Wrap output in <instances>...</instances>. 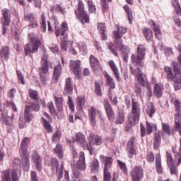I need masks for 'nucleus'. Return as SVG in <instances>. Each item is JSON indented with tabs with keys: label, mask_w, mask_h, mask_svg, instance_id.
I'll list each match as a JSON object with an SVG mask.
<instances>
[{
	"label": "nucleus",
	"mask_w": 181,
	"mask_h": 181,
	"mask_svg": "<svg viewBox=\"0 0 181 181\" xmlns=\"http://www.w3.org/2000/svg\"><path fill=\"white\" fill-rule=\"evenodd\" d=\"M136 50V55L132 54L131 56L132 62L134 64L136 69H134V67L130 65V73L132 76H136L139 84H141V86L144 87L146 83V76L144 74L141 68L144 66L143 60L145 57V47L144 45H139Z\"/></svg>",
	"instance_id": "f257e3e1"
},
{
	"label": "nucleus",
	"mask_w": 181,
	"mask_h": 181,
	"mask_svg": "<svg viewBox=\"0 0 181 181\" xmlns=\"http://www.w3.org/2000/svg\"><path fill=\"white\" fill-rule=\"evenodd\" d=\"M73 82L71 81V78H66L64 81V90L62 92L63 95L64 97H68L69 100L67 102V105L69 107V110H71V112L73 114L74 112V101L73 100V98L70 97L71 94H73Z\"/></svg>",
	"instance_id": "f03ea898"
},
{
	"label": "nucleus",
	"mask_w": 181,
	"mask_h": 181,
	"mask_svg": "<svg viewBox=\"0 0 181 181\" xmlns=\"http://www.w3.org/2000/svg\"><path fill=\"white\" fill-rule=\"evenodd\" d=\"M74 142H76L77 145L82 146L84 151H88L90 155L95 153V148L86 141V136L82 132H78L75 134Z\"/></svg>",
	"instance_id": "7ed1b4c3"
},
{
	"label": "nucleus",
	"mask_w": 181,
	"mask_h": 181,
	"mask_svg": "<svg viewBox=\"0 0 181 181\" xmlns=\"http://www.w3.org/2000/svg\"><path fill=\"white\" fill-rule=\"evenodd\" d=\"M51 170L53 173H54L57 176V181H60L63 179V170H64V166L63 164H60V163L57 160V158H54L50 160Z\"/></svg>",
	"instance_id": "20e7f679"
},
{
	"label": "nucleus",
	"mask_w": 181,
	"mask_h": 181,
	"mask_svg": "<svg viewBox=\"0 0 181 181\" xmlns=\"http://www.w3.org/2000/svg\"><path fill=\"white\" fill-rule=\"evenodd\" d=\"M1 23L2 25L3 35H6L8 28L11 25V9L4 8L1 10Z\"/></svg>",
	"instance_id": "39448f33"
},
{
	"label": "nucleus",
	"mask_w": 181,
	"mask_h": 181,
	"mask_svg": "<svg viewBox=\"0 0 181 181\" xmlns=\"http://www.w3.org/2000/svg\"><path fill=\"white\" fill-rule=\"evenodd\" d=\"M132 112L133 117L129 119V122L131 125H135L136 119L139 118V115L141 114V105L139 103L135 101V99L132 100Z\"/></svg>",
	"instance_id": "423d86ee"
},
{
	"label": "nucleus",
	"mask_w": 181,
	"mask_h": 181,
	"mask_svg": "<svg viewBox=\"0 0 181 181\" xmlns=\"http://www.w3.org/2000/svg\"><path fill=\"white\" fill-rule=\"evenodd\" d=\"M140 129H141V136L144 138V136H146V135H151L153 132L158 131V126L152 122H149L148 121L146 122V127L144 126V124H140Z\"/></svg>",
	"instance_id": "0eeeda50"
},
{
	"label": "nucleus",
	"mask_w": 181,
	"mask_h": 181,
	"mask_svg": "<svg viewBox=\"0 0 181 181\" xmlns=\"http://www.w3.org/2000/svg\"><path fill=\"white\" fill-rule=\"evenodd\" d=\"M132 181H141V177L144 176V168L141 165H135L129 172Z\"/></svg>",
	"instance_id": "6e6552de"
},
{
	"label": "nucleus",
	"mask_w": 181,
	"mask_h": 181,
	"mask_svg": "<svg viewBox=\"0 0 181 181\" xmlns=\"http://www.w3.org/2000/svg\"><path fill=\"white\" fill-rule=\"evenodd\" d=\"M81 63V61L80 60H71L69 62V67L73 74L76 75V78H80L81 77V66H80Z\"/></svg>",
	"instance_id": "1a4fd4ad"
},
{
	"label": "nucleus",
	"mask_w": 181,
	"mask_h": 181,
	"mask_svg": "<svg viewBox=\"0 0 181 181\" xmlns=\"http://www.w3.org/2000/svg\"><path fill=\"white\" fill-rule=\"evenodd\" d=\"M31 158L36 170L42 172V156L39 153V151H37V150H34Z\"/></svg>",
	"instance_id": "9d476101"
},
{
	"label": "nucleus",
	"mask_w": 181,
	"mask_h": 181,
	"mask_svg": "<svg viewBox=\"0 0 181 181\" xmlns=\"http://www.w3.org/2000/svg\"><path fill=\"white\" fill-rule=\"evenodd\" d=\"M104 108L110 122H114V119H115V113L114 112L112 106L110 104L108 99H104Z\"/></svg>",
	"instance_id": "9b49d317"
},
{
	"label": "nucleus",
	"mask_w": 181,
	"mask_h": 181,
	"mask_svg": "<svg viewBox=\"0 0 181 181\" xmlns=\"http://www.w3.org/2000/svg\"><path fill=\"white\" fill-rule=\"evenodd\" d=\"M88 141L89 142L88 144H90V146L92 145H95L96 146H101L103 145V137L94 133L89 134Z\"/></svg>",
	"instance_id": "f8f14e48"
},
{
	"label": "nucleus",
	"mask_w": 181,
	"mask_h": 181,
	"mask_svg": "<svg viewBox=\"0 0 181 181\" xmlns=\"http://www.w3.org/2000/svg\"><path fill=\"white\" fill-rule=\"evenodd\" d=\"M40 45H35V44H27L24 47L25 56H29L32 57V54L37 53Z\"/></svg>",
	"instance_id": "ddd939ff"
},
{
	"label": "nucleus",
	"mask_w": 181,
	"mask_h": 181,
	"mask_svg": "<svg viewBox=\"0 0 181 181\" xmlns=\"http://www.w3.org/2000/svg\"><path fill=\"white\" fill-rule=\"evenodd\" d=\"M21 163L25 172H29L30 169V160H29V153H21Z\"/></svg>",
	"instance_id": "4468645a"
},
{
	"label": "nucleus",
	"mask_w": 181,
	"mask_h": 181,
	"mask_svg": "<svg viewBox=\"0 0 181 181\" xmlns=\"http://www.w3.org/2000/svg\"><path fill=\"white\" fill-rule=\"evenodd\" d=\"M49 60L46 54H43L41 59V66L39 68V73H49Z\"/></svg>",
	"instance_id": "2eb2a0df"
},
{
	"label": "nucleus",
	"mask_w": 181,
	"mask_h": 181,
	"mask_svg": "<svg viewBox=\"0 0 181 181\" xmlns=\"http://www.w3.org/2000/svg\"><path fill=\"white\" fill-rule=\"evenodd\" d=\"M76 166L79 170H85L86 168H87V165L86 164V154L84 153V151L80 152L79 158Z\"/></svg>",
	"instance_id": "dca6fc26"
},
{
	"label": "nucleus",
	"mask_w": 181,
	"mask_h": 181,
	"mask_svg": "<svg viewBox=\"0 0 181 181\" xmlns=\"http://www.w3.org/2000/svg\"><path fill=\"white\" fill-rule=\"evenodd\" d=\"M62 70L63 69L62 68L61 64H59L54 66V72L52 74V83H54V84H56V83L60 80Z\"/></svg>",
	"instance_id": "f3484780"
},
{
	"label": "nucleus",
	"mask_w": 181,
	"mask_h": 181,
	"mask_svg": "<svg viewBox=\"0 0 181 181\" xmlns=\"http://www.w3.org/2000/svg\"><path fill=\"white\" fill-rule=\"evenodd\" d=\"M101 163H104V170H110L112 166V162L114 160L112 157H107L104 155L100 156Z\"/></svg>",
	"instance_id": "a211bd4d"
},
{
	"label": "nucleus",
	"mask_w": 181,
	"mask_h": 181,
	"mask_svg": "<svg viewBox=\"0 0 181 181\" xmlns=\"http://www.w3.org/2000/svg\"><path fill=\"white\" fill-rule=\"evenodd\" d=\"M97 115V109L94 107V106H90V109L88 110V117L90 119V124L93 128L97 125V120L95 119V117Z\"/></svg>",
	"instance_id": "6ab92c4d"
},
{
	"label": "nucleus",
	"mask_w": 181,
	"mask_h": 181,
	"mask_svg": "<svg viewBox=\"0 0 181 181\" xmlns=\"http://www.w3.org/2000/svg\"><path fill=\"white\" fill-rule=\"evenodd\" d=\"M69 27L67 26V23L64 22L59 27L55 28L56 35L62 36V37H67V32Z\"/></svg>",
	"instance_id": "aec40b11"
},
{
	"label": "nucleus",
	"mask_w": 181,
	"mask_h": 181,
	"mask_svg": "<svg viewBox=\"0 0 181 181\" xmlns=\"http://www.w3.org/2000/svg\"><path fill=\"white\" fill-rule=\"evenodd\" d=\"M108 64L110 69L112 70L115 74V76L117 79V81L119 83H121L122 79H121V77L119 76V71L118 70V67L117 66V64H115V62H114L113 60H109Z\"/></svg>",
	"instance_id": "412c9836"
},
{
	"label": "nucleus",
	"mask_w": 181,
	"mask_h": 181,
	"mask_svg": "<svg viewBox=\"0 0 181 181\" xmlns=\"http://www.w3.org/2000/svg\"><path fill=\"white\" fill-rule=\"evenodd\" d=\"M134 146H135V137L133 136L129 140L127 146V150L129 153V156H132V155L135 154L136 151Z\"/></svg>",
	"instance_id": "4be33fe9"
},
{
	"label": "nucleus",
	"mask_w": 181,
	"mask_h": 181,
	"mask_svg": "<svg viewBox=\"0 0 181 181\" xmlns=\"http://www.w3.org/2000/svg\"><path fill=\"white\" fill-rule=\"evenodd\" d=\"M29 144H30V139L29 137H25L21 141L19 153H23L25 152V153H28V146H29Z\"/></svg>",
	"instance_id": "5701e85b"
},
{
	"label": "nucleus",
	"mask_w": 181,
	"mask_h": 181,
	"mask_svg": "<svg viewBox=\"0 0 181 181\" xmlns=\"http://www.w3.org/2000/svg\"><path fill=\"white\" fill-rule=\"evenodd\" d=\"M28 40L30 45H35L36 46H40L42 42L39 40V37L35 33H31L28 34Z\"/></svg>",
	"instance_id": "b1692460"
},
{
	"label": "nucleus",
	"mask_w": 181,
	"mask_h": 181,
	"mask_svg": "<svg viewBox=\"0 0 181 181\" xmlns=\"http://www.w3.org/2000/svg\"><path fill=\"white\" fill-rule=\"evenodd\" d=\"M105 23H99L98 24V29L101 35L102 40H107L108 39L107 36V28Z\"/></svg>",
	"instance_id": "393cba45"
},
{
	"label": "nucleus",
	"mask_w": 181,
	"mask_h": 181,
	"mask_svg": "<svg viewBox=\"0 0 181 181\" xmlns=\"http://www.w3.org/2000/svg\"><path fill=\"white\" fill-rule=\"evenodd\" d=\"M76 15L83 25L90 22V17H88V13L86 11H83Z\"/></svg>",
	"instance_id": "a878e982"
},
{
	"label": "nucleus",
	"mask_w": 181,
	"mask_h": 181,
	"mask_svg": "<svg viewBox=\"0 0 181 181\" xmlns=\"http://www.w3.org/2000/svg\"><path fill=\"white\" fill-rule=\"evenodd\" d=\"M1 58L4 59L6 62H8L11 56V49L8 46H3L1 50L0 51Z\"/></svg>",
	"instance_id": "bb28decb"
},
{
	"label": "nucleus",
	"mask_w": 181,
	"mask_h": 181,
	"mask_svg": "<svg viewBox=\"0 0 181 181\" xmlns=\"http://www.w3.org/2000/svg\"><path fill=\"white\" fill-rule=\"evenodd\" d=\"M162 141V137H160V134L159 132L154 134L153 138V149L154 151H158L160 146V142Z\"/></svg>",
	"instance_id": "cd10ccee"
},
{
	"label": "nucleus",
	"mask_w": 181,
	"mask_h": 181,
	"mask_svg": "<svg viewBox=\"0 0 181 181\" xmlns=\"http://www.w3.org/2000/svg\"><path fill=\"white\" fill-rule=\"evenodd\" d=\"M89 59L93 71H97L100 69V61L94 55H90Z\"/></svg>",
	"instance_id": "c85d7f7f"
},
{
	"label": "nucleus",
	"mask_w": 181,
	"mask_h": 181,
	"mask_svg": "<svg viewBox=\"0 0 181 181\" xmlns=\"http://www.w3.org/2000/svg\"><path fill=\"white\" fill-rule=\"evenodd\" d=\"M34 117L32 113H30V110H29V107H25L24 109V121L27 122V124H30Z\"/></svg>",
	"instance_id": "c756f323"
},
{
	"label": "nucleus",
	"mask_w": 181,
	"mask_h": 181,
	"mask_svg": "<svg viewBox=\"0 0 181 181\" xmlns=\"http://www.w3.org/2000/svg\"><path fill=\"white\" fill-rule=\"evenodd\" d=\"M90 168L91 173H98L100 172V163L97 158L93 160Z\"/></svg>",
	"instance_id": "7c9ffc66"
},
{
	"label": "nucleus",
	"mask_w": 181,
	"mask_h": 181,
	"mask_svg": "<svg viewBox=\"0 0 181 181\" xmlns=\"http://www.w3.org/2000/svg\"><path fill=\"white\" fill-rule=\"evenodd\" d=\"M116 30L113 31L114 36H119V37H122L124 34L127 33V28L125 27H120L119 25H116Z\"/></svg>",
	"instance_id": "2f4dec72"
},
{
	"label": "nucleus",
	"mask_w": 181,
	"mask_h": 181,
	"mask_svg": "<svg viewBox=\"0 0 181 181\" xmlns=\"http://www.w3.org/2000/svg\"><path fill=\"white\" fill-rule=\"evenodd\" d=\"M54 152L58 156L59 159H63L64 157L63 146L60 144H57L55 148H54Z\"/></svg>",
	"instance_id": "473e14b6"
},
{
	"label": "nucleus",
	"mask_w": 181,
	"mask_h": 181,
	"mask_svg": "<svg viewBox=\"0 0 181 181\" xmlns=\"http://www.w3.org/2000/svg\"><path fill=\"white\" fill-rule=\"evenodd\" d=\"M156 169L158 175H162L163 173L162 163H160V154H157L156 156Z\"/></svg>",
	"instance_id": "72a5a7b5"
},
{
	"label": "nucleus",
	"mask_w": 181,
	"mask_h": 181,
	"mask_svg": "<svg viewBox=\"0 0 181 181\" xmlns=\"http://www.w3.org/2000/svg\"><path fill=\"white\" fill-rule=\"evenodd\" d=\"M173 81V83H174V88H175V91L180 90V88H181V76L177 75L176 76H174V78H173L171 79V81Z\"/></svg>",
	"instance_id": "f704fd0d"
},
{
	"label": "nucleus",
	"mask_w": 181,
	"mask_h": 181,
	"mask_svg": "<svg viewBox=\"0 0 181 181\" xmlns=\"http://www.w3.org/2000/svg\"><path fill=\"white\" fill-rule=\"evenodd\" d=\"M125 119V114L124 113L123 110H119L117 112V115L115 118V123L118 124H122L124 123V119Z\"/></svg>",
	"instance_id": "c9c22d12"
},
{
	"label": "nucleus",
	"mask_w": 181,
	"mask_h": 181,
	"mask_svg": "<svg viewBox=\"0 0 181 181\" xmlns=\"http://www.w3.org/2000/svg\"><path fill=\"white\" fill-rule=\"evenodd\" d=\"M171 69L175 73V77L177 76H181L180 66H179V63H177V62H171Z\"/></svg>",
	"instance_id": "e433bc0d"
},
{
	"label": "nucleus",
	"mask_w": 181,
	"mask_h": 181,
	"mask_svg": "<svg viewBox=\"0 0 181 181\" xmlns=\"http://www.w3.org/2000/svg\"><path fill=\"white\" fill-rule=\"evenodd\" d=\"M122 37H119V35L114 36V43L117 46L119 50H122L125 47L124 44H122Z\"/></svg>",
	"instance_id": "4c0bfd02"
},
{
	"label": "nucleus",
	"mask_w": 181,
	"mask_h": 181,
	"mask_svg": "<svg viewBox=\"0 0 181 181\" xmlns=\"http://www.w3.org/2000/svg\"><path fill=\"white\" fill-rule=\"evenodd\" d=\"M54 99L57 111H59L60 113L63 112V102L64 101V100L63 99V98H59L57 96H55Z\"/></svg>",
	"instance_id": "58836bf2"
},
{
	"label": "nucleus",
	"mask_w": 181,
	"mask_h": 181,
	"mask_svg": "<svg viewBox=\"0 0 181 181\" xmlns=\"http://www.w3.org/2000/svg\"><path fill=\"white\" fill-rule=\"evenodd\" d=\"M28 94H29L30 98H31L33 101H36L37 103H39L40 98L39 97V93L37 92V90L33 89H30L28 90Z\"/></svg>",
	"instance_id": "ea45409f"
},
{
	"label": "nucleus",
	"mask_w": 181,
	"mask_h": 181,
	"mask_svg": "<svg viewBox=\"0 0 181 181\" xmlns=\"http://www.w3.org/2000/svg\"><path fill=\"white\" fill-rule=\"evenodd\" d=\"M144 35L148 40V42H152V39L153 38V32H152V30L151 28H146L143 30Z\"/></svg>",
	"instance_id": "a19ab883"
},
{
	"label": "nucleus",
	"mask_w": 181,
	"mask_h": 181,
	"mask_svg": "<svg viewBox=\"0 0 181 181\" xmlns=\"http://www.w3.org/2000/svg\"><path fill=\"white\" fill-rule=\"evenodd\" d=\"M104 77H105V78H106L107 83L108 86H110V88L112 90H114V88H115V81H114V78L112 77H111L110 76V74H108V73H107V72H105Z\"/></svg>",
	"instance_id": "79ce46f5"
},
{
	"label": "nucleus",
	"mask_w": 181,
	"mask_h": 181,
	"mask_svg": "<svg viewBox=\"0 0 181 181\" xmlns=\"http://www.w3.org/2000/svg\"><path fill=\"white\" fill-rule=\"evenodd\" d=\"M78 107V111L79 112H81L83 111V107L86 105V98L83 96H78L76 98Z\"/></svg>",
	"instance_id": "37998d69"
},
{
	"label": "nucleus",
	"mask_w": 181,
	"mask_h": 181,
	"mask_svg": "<svg viewBox=\"0 0 181 181\" xmlns=\"http://www.w3.org/2000/svg\"><path fill=\"white\" fill-rule=\"evenodd\" d=\"M49 72H39L40 81L43 86H47V81H49Z\"/></svg>",
	"instance_id": "c03bdc74"
},
{
	"label": "nucleus",
	"mask_w": 181,
	"mask_h": 181,
	"mask_svg": "<svg viewBox=\"0 0 181 181\" xmlns=\"http://www.w3.org/2000/svg\"><path fill=\"white\" fill-rule=\"evenodd\" d=\"M13 170H21L22 168V161H21V159L19 158H15L13 161Z\"/></svg>",
	"instance_id": "a18cd8bd"
},
{
	"label": "nucleus",
	"mask_w": 181,
	"mask_h": 181,
	"mask_svg": "<svg viewBox=\"0 0 181 181\" xmlns=\"http://www.w3.org/2000/svg\"><path fill=\"white\" fill-rule=\"evenodd\" d=\"M162 131H163V138L165 135H168L170 136L172 133L170 132V126L166 123H162Z\"/></svg>",
	"instance_id": "49530a36"
},
{
	"label": "nucleus",
	"mask_w": 181,
	"mask_h": 181,
	"mask_svg": "<svg viewBox=\"0 0 181 181\" xmlns=\"http://www.w3.org/2000/svg\"><path fill=\"white\" fill-rule=\"evenodd\" d=\"M153 93H154L156 97H157V98H160V97H162V95L163 94L162 93V85L161 84H156L154 86Z\"/></svg>",
	"instance_id": "de8ad7c7"
},
{
	"label": "nucleus",
	"mask_w": 181,
	"mask_h": 181,
	"mask_svg": "<svg viewBox=\"0 0 181 181\" xmlns=\"http://www.w3.org/2000/svg\"><path fill=\"white\" fill-rule=\"evenodd\" d=\"M0 121L1 124H5V125H6L7 127H12L13 124V119L10 118L9 119H8V118H6L4 115H1L0 117Z\"/></svg>",
	"instance_id": "09e8293b"
},
{
	"label": "nucleus",
	"mask_w": 181,
	"mask_h": 181,
	"mask_svg": "<svg viewBox=\"0 0 181 181\" xmlns=\"http://www.w3.org/2000/svg\"><path fill=\"white\" fill-rule=\"evenodd\" d=\"M95 93L98 97H103L101 92V81H95Z\"/></svg>",
	"instance_id": "8fccbe9b"
},
{
	"label": "nucleus",
	"mask_w": 181,
	"mask_h": 181,
	"mask_svg": "<svg viewBox=\"0 0 181 181\" xmlns=\"http://www.w3.org/2000/svg\"><path fill=\"white\" fill-rule=\"evenodd\" d=\"M155 112H156V108H155V105H153V103H149L147 106V113L148 114L149 117L152 118Z\"/></svg>",
	"instance_id": "3c124183"
},
{
	"label": "nucleus",
	"mask_w": 181,
	"mask_h": 181,
	"mask_svg": "<svg viewBox=\"0 0 181 181\" xmlns=\"http://www.w3.org/2000/svg\"><path fill=\"white\" fill-rule=\"evenodd\" d=\"M25 107H28L30 110H32L35 112H39V111H40V105H39V102L33 101L31 105H26Z\"/></svg>",
	"instance_id": "603ef678"
},
{
	"label": "nucleus",
	"mask_w": 181,
	"mask_h": 181,
	"mask_svg": "<svg viewBox=\"0 0 181 181\" xmlns=\"http://www.w3.org/2000/svg\"><path fill=\"white\" fill-rule=\"evenodd\" d=\"M123 8H124L125 12L127 13L129 23L130 24L132 23V19H134V16L132 14V10H131L129 8V6H128L127 4L124 5Z\"/></svg>",
	"instance_id": "864d4df0"
},
{
	"label": "nucleus",
	"mask_w": 181,
	"mask_h": 181,
	"mask_svg": "<svg viewBox=\"0 0 181 181\" xmlns=\"http://www.w3.org/2000/svg\"><path fill=\"white\" fill-rule=\"evenodd\" d=\"M121 52H122V59L124 60V62H126V63L128 62V57L129 54V48H128L127 47L123 48L122 49H120Z\"/></svg>",
	"instance_id": "5fc2aeb1"
},
{
	"label": "nucleus",
	"mask_w": 181,
	"mask_h": 181,
	"mask_svg": "<svg viewBox=\"0 0 181 181\" xmlns=\"http://www.w3.org/2000/svg\"><path fill=\"white\" fill-rule=\"evenodd\" d=\"M24 20L26 21V22L30 23L36 21V17L35 16V14L33 13H25Z\"/></svg>",
	"instance_id": "6e6d98bb"
},
{
	"label": "nucleus",
	"mask_w": 181,
	"mask_h": 181,
	"mask_svg": "<svg viewBox=\"0 0 181 181\" xmlns=\"http://www.w3.org/2000/svg\"><path fill=\"white\" fill-rule=\"evenodd\" d=\"M165 72L167 74V78L169 81H172V79L175 78V74L172 71V67H165Z\"/></svg>",
	"instance_id": "4d7b16f0"
},
{
	"label": "nucleus",
	"mask_w": 181,
	"mask_h": 181,
	"mask_svg": "<svg viewBox=\"0 0 181 181\" xmlns=\"http://www.w3.org/2000/svg\"><path fill=\"white\" fill-rule=\"evenodd\" d=\"M117 165H119V169L122 170L124 175H128V168H127V164H125V163L117 160Z\"/></svg>",
	"instance_id": "13d9d810"
},
{
	"label": "nucleus",
	"mask_w": 181,
	"mask_h": 181,
	"mask_svg": "<svg viewBox=\"0 0 181 181\" xmlns=\"http://www.w3.org/2000/svg\"><path fill=\"white\" fill-rule=\"evenodd\" d=\"M41 20L42 22L40 23L41 25V30L42 32H44V33H45L46 32V13H42V16H41Z\"/></svg>",
	"instance_id": "bf43d9fd"
},
{
	"label": "nucleus",
	"mask_w": 181,
	"mask_h": 181,
	"mask_svg": "<svg viewBox=\"0 0 181 181\" xmlns=\"http://www.w3.org/2000/svg\"><path fill=\"white\" fill-rule=\"evenodd\" d=\"M62 136V134L59 130H57L54 132V133L52 134L51 141L52 142H57V141L60 140V138Z\"/></svg>",
	"instance_id": "052dcab7"
},
{
	"label": "nucleus",
	"mask_w": 181,
	"mask_h": 181,
	"mask_svg": "<svg viewBox=\"0 0 181 181\" xmlns=\"http://www.w3.org/2000/svg\"><path fill=\"white\" fill-rule=\"evenodd\" d=\"M61 47L62 50L67 52V46H69V40H67V37L61 38Z\"/></svg>",
	"instance_id": "680f3d73"
},
{
	"label": "nucleus",
	"mask_w": 181,
	"mask_h": 181,
	"mask_svg": "<svg viewBox=\"0 0 181 181\" xmlns=\"http://www.w3.org/2000/svg\"><path fill=\"white\" fill-rule=\"evenodd\" d=\"M2 181H11V173L8 170H5L1 173Z\"/></svg>",
	"instance_id": "e2e57ef3"
},
{
	"label": "nucleus",
	"mask_w": 181,
	"mask_h": 181,
	"mask_svg": "<svg viewBox=\"0 0 181 181\" xmlns=\"http://www.w3.org/2000/svg\"><path fill=\"white\" fill-rule=\"evenodd\" d=\"M111 179H112V175L110 170H104L103 181H111Z\"/></svg>",
	"instance_id": "0e129e2a"
},
{
	"label": "nucleus",
	"mask_w": 181,
	"mask_h": 181,
	"mask_svg": "<svg viewBox=\"0 0 181 181\" xmlns=\"http://www.w3.org/2000/svg\"><path fill=\"white\" fill-rule=\"evenodd\" d=\"M166 155L168 166H172L173 165H175V160L173 159V157H172V153L167 151Z\"/></svg>",
	"instance_id": "69168bd1"
},
{
	"label": "nucleus",
	"mask_w": 181,
	"mask_h": 181,
	"mask_svg": "<svg viewBox=\"0 0 181 181\" xmlns=\"http://www.w3.org/2000/svg\"><path fill=\"white\" fill-rule=\"evenodd\" d=\"M42 119L44 122V127L47 132H52V131H53V127H52L50 123L46 119H45V117H42Z\"/></svg>",
	"instance_id": "338daca9"
},
{
	"label": "nucleus",
	"mask_w": 181,
	"mask_h": 181,
	"mask_svg": "<svg viewBox=\"0 0 181 181\" xmlns=\"http://www.w3.org/2000/svg\"><path fill=\"white\" fill-rule=\"evenodd\" d=\"M84 4L83 3V1L78 0V8L75 10V13H79L81 12H84Z\"/></svg>",
	"instance_id": "774afa93"
}]
</instances>
